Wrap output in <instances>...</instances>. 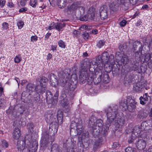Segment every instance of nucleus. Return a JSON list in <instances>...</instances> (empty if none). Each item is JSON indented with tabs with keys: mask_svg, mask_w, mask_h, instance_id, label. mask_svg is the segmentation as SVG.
Wrapping results in <instances>:
<instances>
[{
	"mask_svg": "<svg viewBox=\"0 0 152 152\" xmlns=\"http://www.w3.org/2000/svg\"><path fill=\"white\" fill-rule=\"evenodd\" d=\"M117 112L110 108L108 109V112L107 113V124L106 125V128L104 127L103 130L102 126L103 122L101 119L97 120L95 123L94 120L90 119L89 124L91 125V126L93 130V133L94 136H97L101 133L105 134L108 130L110 124H111L113 120L115 119L117 117Z\"/></svg>",
	"mask_w": 152,
	"mask_h": 152,
	"instance_id": "f257e3e1",
	"label": "nucleus"
},
{
	"mask_svg": "<svg viewBox=\"0 0 152 152\" xmlns=\"http://www.w3.org/2000/svg\"><path fill=\"white\" fill-rule=\"evenodd\" d=\"M108 11V8L105 5L103 6L100 8L98 13L94 8H91L88 11L86 15L81 18L80 20L86 21L89 19L97 21L99 20L100 17L101 20H104L107 18Z\"/></svg>",
	"mask_w": 152,
	"mask_h": 152,
	"instance_id": "f03ea898",
	"label": "nucleus"
},
{
	"mask_svg": "<svg viewBox=\"0 0 152 152\" xmlns=\"http://www.w3.org/2000/svg\"><path fill=\"white\" fill-rule=\"evenodd\" d=\"M120 104L121 108L124 110L127 109L132 110L134 109L135 106V104L134 100L129 97H128L126 99H122ZM129 110L131 111V110Z\"/></svg>",
	"mask_w": 152,
	"mask_h": 152,
	"instance_id": "7ed1b4c3",
	"label": "nucleus"
},
{
	"mask_svg": "<svg viewBox=\"0 0 152 152\" xmlns=\"http://www.w3.org/2000/svg\"><path fill=\"white\" fill-rule=\"evenodd\" d=\"M50 77L51 80L50 83L52 86L56 87L58 85L61 86H64L65 82L63 80L61 79L58 81H57L56 79V76L53 74L51 75Z\"/></svg>",
	"mask_w": 152,
	"mask_h": 152,
	"instance_id": "20e7f679",
	"label": "nucleus"
},
{
	"mask_svg": "<svg viewBox=\"0 0 152 152\" xmlns=\"http://www.w3.org/2000/svg\"><path fill=\"white\" fill-rule=\"evenodd\" d=\"M47 79L45 77H42L40 81V86H37L35 88L36 91L38 93H44L45 91V87Z\"/></svg>",
	"mask_w": 152,
	"mask_h": 152,
	"instance_id": "39448f33",
	"label": "nucleus"
},
{
	"mask_svg": "<svg viewBox=\"0 0 152 152\" xmlns=\"http://www.w3.org/2000/svg\"><path fill=\"white\" fill-rule=\"evenodd\" d=\"M141 129L139 126H135L132 132V137L130 140H129L128 142L129 143H132L136 137H139L141 132Z\"/></svg>",
	"mask_w": 152,
	"mask_h": 152,
	"instance_id": "423d86ee",
	"label": "nucleus"
},
{
	"mask_svg": "<svg viewBox=\"0 0 152 152\" xmlns=\"http://www.w3.org/2000/svg\"><path fill=\"white\" fill-rule=\"evenodd\" d=\"M124 120L123 116L120 117L118 118V120H115L114 126L115 129L117 130L118 128H121L123 126L124 123Z\"/></svg>",
	"mask_w": 152,
	"mask_h": 152,
	"instance_id": "0eeeda50",
	"label": "nucleus"
},
{
	"mask_svg": "<svg viewBox=\"0 0 152 152\" xmlns=\"http://www.w3.org/2000/svg\"><path fill=\"white\" fill-rule=\"evenodd\" d=\"M140 103L142 105L148 104L150 102L151 98L146 94L140 98Z\"/></svg>",
	"mask_w": 152,
	"mask_h": 152,
	"instance_id": "6e6552de",
	"label": "nucleus"
},
{
	"mask_svg": "<svg viewBox=\"0 0 152 152\" xmlns=\"http://www.w3.org/2000/svg\"><path fill=\"white\" fill-rule=\"evenodd\" d=\"M115 2H111L109 5V7L112 10H113V8L115 6H117L120 3L122 4L129 2V0H114Z\"/></svg>",
	"mask_w": 152,
	"mask_h": 152,
	"instance_id": "1a4fd4ad",
	"label": "nucleus"
},
{
	"mask_svg": "<svg viewBox=\"0 0 152 152\" xmlns=\"http://www.w3.org/2000/svg\"><path fill=\"white\" fill-rule=\"evenodd\" d=\"M136 145L138 149L142 151L146 147V142L142 139H139L137 142Z\"/></svg>",
	"mask_w": 152,
	"mask_h": 152,
	"instance_id": "9d476101",
	"label": "nucleus"
},
{
	"mask_svg": "<svg viewBox=\"0 0 152 152\" xmlns=\"http://www.w3.org/2000/svg\"><path fill=\"white\" fill-rule=\"evenodd\" d=\"M12 137L14 140H17V148L19 150V147L18 146V142L19 139V129L18 127L15 128L12 133Z\"/></svg>",
	"mask_w": 152,
	"mask_h": 152,
	"instance_id": "9b49d317",
	"label": "nucleus"
},
{
	"mask_svg": "<svg viewBox=\"0 0 152 152\" xmlns=\"http://www.w3.org/2000/svg\"><path fill=\"white\" fill-rule=\"evenodd\" d=\"M114 56L112 55H110L109 56V60L107 61V63L108 64H111V65L109 66L110 68V69L109 70H107L106 69H105V70L107 72H109L111 71L113 66V65L115 63L114 62Z\"/></svg>",
	"mask_w": 152,
	"mask_h": 152,
	"instance_id": "f8f14e48",
	"label": "nucleus"
},
{
	"mask_svg": "<svg viewBox=\"0 0 152 152\" xmlns=\"http://www.w3.org/2000/svg\"><path fill=\"white\" fill-rule=\"evenodd\" d=\"M65 26V23H56L55 29L58 31H62L63 30V28Z\"/></svg>",
	"mask_w": 152,
	"mask_h": 152,
	"instance_id": "ddd939ff",
	"label": "nucleus"
},
{
	"mask_svg": "<svg viewBox=\"0 0 152 152\" xmlns=\"http://www.w3.org/2000/svg\"><path fill=\"white\" fill-rule=\"evenodd\" d=\"M66 0H57L56 4L58 7L64 8L66 5Z\"/></svg>",
	"mask_w": 152,
	"mask_h": 152,
	"instance_id": "4468645a",
	"label": "nucleus"
},
{
	"mask_svg": "<svg viewBox=\"0 0 152 152\" xmlns=\"http://www.w3.org/2000/svg\"><path fill=\"white\" fill-rule=\"evenodd\" d=\"M63 120V114L62 112L58 111V112L57 121L58 124H61L62 123Z\"/></svg>",
	"mask_w": 152,
	"mask_h": 152,
	"instance_id": "2eb2a0df",
	"label": "nucleus"
},
{
	"mask_svg": "<svg viewBox=\"0 0 152 152\" xmlns=\"http://www.w3.org/2000/svg\"><path fill=\"white\" fill-rule=\"evenodd\" d=\"M79 4L78 2L74 3L69 7H68V9L70 11L74 10L78 7H80L78 6Z\"/></svg>",
	"mask_w": 152,
	"mask_h": 152,
	"instance_id": "dca6fc26",
	"label": "nucleus"
},
{
	"mask_svg": "<svg viewBox=\"0 0 152 152\" xmlns=\"http://www.w3.org/2000/svg\"><path fill=\"white\" fill-rule=\"evenodd\" d=\"M50 152H61V151L57 145L54 144L52 146Z\"/></svg>",
	"mask_w": 152,
	"mask_h": 152,
	"instance_id": "f3484780",
	"label": "nucleus"
},
{
	"mask_svg": "<svg viewBox=\"0 0 152 152\" xmlns=\"http://www.w3.org/2000/svg\"><path fill=\"white\" fill-rule=\"evenodd\" d=\"M52 124H53V123L50 124V126L49 130V131L52 135H54L56 133L57 129L56 128V126L54 125L53 126H51Z\"/></svg>",
	"mask_w": 152,
	"mask_h": 152,
	"instance_id": "a211bd4d",
	"label": "nucleus"
},
{
	"mask_svg": "<svg viewBox=\"0 0 152 152\" xmlns=\"http://www.w3.org/2000/svg\"><path fill=\"white\" fill-rule=\"evenodd\" d=\"M121 61L122 62L123 64H127L128 62L127 56L126 55H123L121 59Z\"/></svg>",
	"mask_w": 152,
	"mask_h": 152,
	"instance_id": "6ab92c4d",
	"label": "nucleus"
},
{
	"mask_svg": "<svg viewBox=\"0 0 152 152\" xmlns=\"http://www.w3.org/2000/svg\"><path fill=\"white\" fill-rule=\"evenodd\" d=\"M27 88L29 92H31L34 90V85L32 84H28L27 86Z\"/></svg>",
	"mask_w": 152,
	"mask_h": 152,
	"instance_id": "aec40b11",
	"label": "nucleus"
},
{
	"mask_svg": "<svg viewBox=\"0 0 152 152\" xmlns=\"http://www.w3.org/2000/svg\"><path fill=\"white\" fill-rule=\"evenodd\" d=\"M76 127L77 134H80L83 131L82 125L81 124H79V125H76Z\"/></svg>",
	"mask_w": 152,
	"mask_h": 152,
	"instance_id": "412c9836",
	"label": "nucleus"
},
{
	"mask_svg": "<svg viewBox=\"0 0 152 152\" xmlns=\"http://www.w3.org/2000/svg\"><path fill=\"white\" fill-rule=\"evenodd\" d=\"M56 23L53 22L51 23L50 25L46 27L45 28L46 30H51L54 28H56Z\"/></svg>",
	"mask_w": 152,
	"mask_h": 152,
	"instance_id": "4be33fe9",
	"label": "nucleus"
},
{
	"mask_svg": "<svg viewBox=\"0 0 152 152\" xmlns=\"http://www.w3.org/2000/svg\"><path fill=\"white\" fill-rule=\"evenodd\" d=\"M37 3V0H31L30 2V5L33 7H35Z\"/></svg>",
	"mask_w": 152,
	"mask_h": 152,
	"instance_id": "5701e85b",
	"label": "nucleus"
},
{
	"mask_svg": "<svg viewBox=\"0 0 152 152\" xmlns=\"http://www.w3.org/2000/svg\"><path fill=\"white\" fill-rule=\"evenodd\" d=\"M92 28V26H87L86 25L82 26L80 28L81 30H83V29H91Z\"/></svg>",
	"mask_w": 152,
	"mask_h": 152,
	"instance_id": "b1692460",
	"label": "nucleus"
},
{
	"mask_svg": "<svg viewBox=\"0 0 152 152\" xmlns=\"http://www.w3.org/2000/svg\"><path fill=\"white\" fill-rule=\"evenodd\" d=\"M2 146L3 148H7L8 146L7 142L5 140H1Z\"/></svg>",
	"mask_w": 152,
	"mask_h": 152,
	"instance_id": "393cba45",
	"label": "nucleus"
},
{
	"mask_svg": "<svg viewBox=\"0 0 152 152\" xmlns=\"http://www.w3.org/2000/svg\"><path fill=\"white\" fill-rule=\"evenodd\" d=\"M135 149L130 147H127L125 149L126 152H135Z\"/></svg>",
	"mask_w": 152,
	"mask_h": 152,
	"instance_id": "a878e982",
	"label": "nucleus"
},
{
	"mask_svg": "<svg viewBox=\"0 0 152 152\" xmlns=\"http://www.w3.org/2000/svg\"><path fill=\"white\" fill-rule=\"evenodd\" d=\"M58 45L59 47L62 48H65V46L64 42L62 40H60L58 42Z\"/></svg>",
	"mask_w": 152,
	"mask_h": 152,
	"instance_id": "bb28decb",
	"label": "nucleus"
},
{
	"mask_svg": "<svg viewBox=\"0 0 152 152\" xmlns=\"http://www.w3.org/2000/svg\"><path fill=\"white\" fill-rule=\"evenodd\" d=\"M104 42L103 41L101 40L98 42L97 45L98 47L101 48L104 45Z\"/></svg>",
	"mask_w": 152,
	"mask_h": 152,
	"instance_id": "cd10ccee",
	"label": "nucleus"
},
{
	"mask_svg": "<svg viewBox=\"0 0 152 152\" xmlns=\"http://www.w3.org/2000/svg\"><path fill=\"white\" fill-rule=\"evenodd\" d=\"M67 99L66 98H64L63 100L61 101L62 106L64 107H67L68 105V104H67Z\"/></svg>",
	"mask_w": 152,
	"mask_h": 152,
	"instance_id": "c85d7f7f",
	"label": "nucleus"
},
{
	"mask_svg": "<svg viewBox=\"0 0 152 152\" xmlns=\"http://www.w3.org/2000/svg\"><path fill=\"white\" fill-rule=\"evenodd\" d=\"M5 105L4 100L3 98H0V108L3 107Z\"/></svg>",
	"mask_w": 152,
	"mask_h": 152,
	"instance_id": "c756f323",
	"label": "nucleus"
},
{
	"mask_svg": "<svg viewBox=\"0 0 152 152\" xmlns=\"http://www.w3.org/2000/svg\"><path fill=\"white\" fill-rule=\"evenodd\" d=\"M37 40V37L36 36H32L31 37V42H34Z\"/></svg>",
	"mask_w": 152,
	"mask_h": 152,
	"instance_id": "7c9ffc66",
	"label": "nucleus"
},
{
	"mask_svg": "<svg viewBox=\"0 0 152 152\" xmlns=\"http://www.w3.org/2000/svg\"><path fill=\"white\" fill-rule=\"evenodd\" d=\"M150 58V55L149 53H147L145 57V60L146 61H148Z\"/></svg>",
	"mask_w": 152,
	"mask_h": 152,
	"instance_id": "2f4dec72",
	"label": "nucleus"
},
{
	"mask_svg": "<svg viewBox=\"0 0 152 152\" xmlns=\"http://www.w3.org/2000/svg\"><path fill=\"white\" fill-rule=\"evenodd\" d=\"M126 23L127 22L126 20H123L120 22V25L121 27H124L126 25Z\"/></svg>",
	"mask_w": 152,
	"mask_h": 152,
	"instance_id": "473e14b6",
	"label": "nucleus"
},
{
	"mask_svg": "<svg viewBox=\"0 0 152 152\" xmlns=\"http://www.w3.org/2000/svg\"><path fill=\"white\" fill-rule=\"evenodd\" d=\"M2 26L3 28L5 29H7L8 28V24L6 22H4L3 23Z\"/></svg>",
	"mask_w": 152,
	"mask_h": 152,
	"instance_id": "72a5a7b5",
	"label": "nucleus"
},
{
	"mask_svg": "<svg viewBox=\"0 0 152 152\" xmlns=\"http://www.w3.org/2000/svg\"><path fill=\"white\" fill-rule=\"evenodd\" d=\"M58 96V91H56L55 94L54 95V97L55 98V103L57 102V99Z\"/></svg>",
	"mask_w": 152,
	"mask_h": 152,
	"instance_id": "f704fd0d",
	"label": "nucleus"
},
{
	"mask_svg": "<svg viewBox=\"0 0 152 152\" xmlns=\"http://www.w3.org/2000/svg\"><path fill=\"white\" fill-rule=\"evenodd\" d=\"M50 4L52 6H54L56 4V1L57 0H49Z\"/></svg>",
	"mask_w": 152,
	"mask_h": 152,
	"instance_id": "c9c22d12",
	"label": "nucleus"
},
{
	"mask_svg": "<svg viewBox=\"0 0 152 152\" xmlns=\"http://www.w3.org/2000/svg\"><path fill=\"white\" fill-rule=\"evenodd\" d=\"M137 44H140V43L138 42H135L133 44V48L134 50H135L137 48V46L138 45Z\"/></svg>",
	"mask_w": 152,
	"mask_h": 152,
	"instance_id": "e433bc0d",
	"label": "nucleus"
},
{
	"mask_svg": "<svg viewBox=\"0 0 152 152\" xmlns=\"http://www.w3.org/2000/svg\"><path fill=\"white\" fill-rule=\"evenodd\" d=\"M5 0H0V7H3L5 4Z\"/></svg>",
	"mask_w": 152,
	"mask_h": 152,
	"instance_id": "4c0bfd02",
	"label": "nucleus"
},
{
	"mask_svg": "<svg viewBox=\"0 0 152 152\" xmlns=\"http://www.w3.org/2000/svg\"><path fill=\"white\" fill-rule=\"evenodd\" d=\"M27 1V0H21L20 2V5L23 6H25L26 4Z\"/></svg>",
	"mask_w": 152,
	"mask_h": 152,
	"instance_id": "58836bf2",
	"label": "nucleus"
},
{
	"mask_svg": "<svg viewBox=\"0 0 152 152\" xmlns=\"http://www.w3.org/2000/svg\"><path fill=\"white\" fill-rule=\"evenodd\" d=\"M36 151V147H32V148H30L29 149V152H35Z\"/></svg>",
	"mask_w": 152,
	"mask_h": 152,
	"instance_id": "ea45409f",
	"label": "nucleus"
},
{
	"mask_svg": "<svg viewBox=\"0 0 152 152\" xmlns=\"http://www.w3.org/2000/svg\"><path fill=\"white\" fill-rule=\"evenodd\" d=\"M33 124H29V125L28 126V129H29V130L31 131V132L32 130V129L33 128Z\"/></svg>",
	"mask_w": 152,
	"mask_h": 152,
	"instance_id": "a19ab883",
	"label": "nucleus"
},
{
	"mask_svg": "<svg viewBox=\"0 0 152 152\" xmlns=\"http://www.w3.org/2000/svg\"><path fill=\"white\" fill-rule=\"evenodd\" d=\"M83 37L84 39H87L88 37V34L87 33H84L83 34Z\"/></svg>",
	"mask_w": 152,
	"mask_h": 152,
	"instance_id": "79ce46f5",
	"label": "nucleus"
},
{
	"mask_svg": "<svg viewBox=\"0 0 152 152\" xmlns=\"http://www.w3.org/2000/svg\"><path fill=\"white\" fill-rule=\"evenodd\" d=\"M108 55V54L107 52H105L103 53L102 54V59H104V57H105V56L106 58H107V56Z\"/></svg>",
	"mask_w": 152,
	"mask_h": 152,
	"instance_id": "37998d69",
	"label": "nucleus"
},
{
	"mask_svg": "<svg viewBox=\"0 0 152 152\" xmlns=\"http://www.w3.org/2000/svg\"><path fill=\"white\" fill-rule=\"evenodd\" d=\"M27 10V8L26 7H23L20 9V12H24Z\"/></svg>",
	"mask_w": 152,
	"mask_h": 152,
	"instance_id": "c03bdc74",
	"label": "nucleus"
},
{
	"mask_svg": "<svg viewBox=\"0 0 152 152\" xmlns=\"http://www.w3.org/2000/svg\"><path fill=\"white\" fill-rule=\"evenodd\" d=\"M4 89L2 87H0V96L4 94Z\"/></svg>",
	"mask_w": 152,
	"mask_h": 152,
	"instance_id": "a18cd8bd",
	"label": "nucleus"
},
{
	"mask_svg": "<svg viewBox=\"0 0 152 152\" xmlns=\"http://www.w3.org/2000/svg\"><path fill=\"white\" fill-rule=\"evenodd\" d=\"M15 62L16 63H19V57L18 56H17L14 59Z\"/></svg>",
	"mask_w": 152,
	"mask_h": 152,
	"instance_id": "49530a36",
	"label": "nucleus"
},
{
	"mask_svg": "<svg viewBox=\"0 0 152 152\" xmlns=\"http://www.w3.org/2000/svg\"><path fill=\"white\" fill-rule=\"evenodd\" d=\"M129 2H130L133 5L135 4L136 3V0H129Z\"/></svg>",
	"mask_w": 152,
	"mask_h": 152,
	"instance_id": "de8ad7c7",
	"label": "nucleus"
},
{
	"mask_svg": "<svg viewBox=\"0 0 152 152\" xmlns=\"http://www.w3.org/2000/svg\"><path fill=\"white\" fill-rule=\"evenodd\" d=\"M51 49L53 51L56 50V45H52L51 46Z\"/></svg>",
	"mask_w": 152,
	"mask_h": 152,
	"instance_id": "09e8293b",
	"label": "nucleus"
},
{
	"mask_svg": "<svg viewBox=\"0 0 152 152\" xmlns=\"http://www.w3.org/2000/svg\"><path fill=\"white\" fill-rule=\"evenodd\" d=\"M51 35L50 33H47L45 37V39H47L48 38L49 36Z\"/></svg>",
	"mask_w": 152,
	"mask_h": 152,
	"instance_id": "8fccbe9b",
	"label": "nucleus"
},
{
	"mask_svg": "<svg viewBox=\"0 0 152 152\" xmlns=\"http://www.w3.org/2000/svg\"><path fill=\"white\" fill-rule=\"evenodd\" d=\"M24 23L23 22L20 21V29L23 26Z\"/></svg>",
	"mask_w": 152,
	"mask_h": 152,
	"instance_id": "3c124183",
	"label": "nucleus"
},
{
	"mask_svg": "<svg viewBox=\"0 0 152 152\" xmlns=\"http://www.w3.org/2000/svg\"><path fill=\"white\" fill-rule=\"evenodd\" d=\"M52 54L50 53H49L47 56V60H50V59L52 58Z\"/></svg>",
	"mask_w": 152,
	"mask_h": 152,
	"instance_id": "603ef678",
	"label": "nucleus"
},
{
	"mask_svg": "<svg viewBox=\"0 0 152 152\" xmlns=\"http://www.w3.org/2000/svg\"><path fill=\"white\" fill-rule=\"evenodd\" d=\"M135 56L136 57H140L141 55V53L140 52H139L138 53L135 52Z\"/></svg>",
	"mask_w": 152,
	"mask_h": 152,
	"instance_id": "864d4df0",
	"label": "nucleus"
},
{
	"mask_svg": "<svg viewBox=\"0 0 152 152\" xmlns=\"http://www.w3.org/2000/svg\"><path fill=\"white\" fill-rule=\"evenodd\" d=\"M119 144L118 142H115L113 143V146L114 147L116 148L119 146Z\"/></svg>",
	"mask_w": 152,
	"mask_h": 152,
	"instance_id": "5fc2aeb1",
	"label": "nucleus"
},
{
	"mask_svg": "<svg viewBox=\"0 0 152 152\" xmlns=\"http://www.w3.org/2000/svg\"><path fill=\"white\" fill-rule=\"evenodd\" d=\"M142 23L140 21H138L136 23V26H139Z\"/></svg>",
	"mask_w": 152,
	"mask_h": 152,
	"instance_id": "6e6d98bb",
	"label": "nucleus"
},
{
	"mask_svg": "<svg viewBox=\"0 0 152 152\" xmlns=\"http://www.w3.org/2000/svg\"><path fill=\"white\" fill-rule=\"evenodd\" d=\"M139 14V12H136L133 15L132 18H134L137 16Z\"/></svg>",
	"mask_w": 152,
	"mask_h": 152,
	"instance_id": "4d7b16f0",
	"label": "nucleus"
},
{
	"mask_svg": "<svg viewBox=\"0 0 152 152\" xmlns=\"http://www.w3.org/2000/svg\"><path fill=\"white\" fill-rule=\"evenodd\" d=\"M8 6L10 7H13V4L12 3L9 2Z\"/></svg>",
	"mask_w": 152,
	"mask_h": 152,
	"instance_id": "13d9d810",
	"label": "nucleus"
},
{
	"mask_svg": "<svg viewBox=\"0 0 152 152\" xmlns=\"http://www.w3.org/2000/svg\"><path fill=\"white\" fill-rule=\"evenodd\" d=\"M98 32V31L96 29H94L92 31V33L94 34H97Z\"/></svg>",
	"mask_w": 152,
	"mask_h": 152,
	"instance_id": "bf43d9fd",
	"label": "nucleus"
},
{
	"mask_svg": "<svg viewBox=\"0 0 152 152\" xmlns=\"http://www.w3.org/2000/svg\"><path fill=\"white\" fill-rule=\"evenodd\" d=\"M148 5L145 4L144 5H143L142 7V9H146L148 8Z\"/></svg>",
	"mask_w": 152,
	"mask_h": 152,
	"instance_id": "052dcab7",
	"label": "nucleus"
},
{
	"mask_svg": "<svg viewBox=\"0 0 152 152\" xmlns=\"http://www.w3.org/2000/svg\"><path fill=\"white\" fill-rule=\"evenodd\" d=\"M78 32V31L76 30H74L73 32V34L75 35V36L77 34Z\"/></svg>",
	"mask_w": 152,
	"mask_h": 152,
	"instance_id": "680f3d73",
	"label": "nucleus"
},
{
	"mask_svg": "<svg viewBox=\"0 0 152 152\" xmlns=\"http://www.w3.org/2000/svg\"><path fill=\"white\" fill-rule=\"evenodd\" d=\"M74 125H76V124L75 123V122H73V123H72L71 124V129H72L73 128V127H72Z\"/></svg>",
	"mask_w": 152,
	"mask_h": 152,
	"instance_id": "e2e57ef3",
	"label": "nucleus"
},
{
	"mask_svg": "<svg viewBox=\"0 0 152 152\" xmlns=\"http://www.w3.org/2000/svg\"><path fill=\"white\" fill-rule=\"evenodd\" d=\"M26 80H23L22 81V82H21V84L22 85H23L24 83H26Z\"/></svg>",
	"mask_w": 152,
	"mask_h": 152,
	"instance_id": "0e129e2a",
	"label": "nucleus"
},
{
	"mask_svg": "<svg viewBox=\"0 0 152 152\" xmlns=\"http://www.w3.org/2000/svg\"><path fill=\"white\" fill-rule=\"evenodd\" d=\"M88 55V54L86 53H83V56L84 57L87 56Z\"/></svg>",
	"mask_w": 152,
	"mask_h": 152,
	"instance_id": "69168bd1",
	"label": "nucleus"
},
{
	"mask_svg": "<svg viewBox=\"0 0 152 152\" xmlns=\"http://www.w3.org/2000/svg\"><path fill=\"white\" fill-rule=\"evenodd\" d=\"M150 116H152V108L151 109V111L150 112Z\"/></svg>",
	"mask_w": 152,
	"mask_h": 152,
	"instance_id": "338daca9",
	"label": "nucleus"
},
{
	"mask_svg": "<svg viewBox=\"0 0 152 152\" xmlns=\"http://www.w3.org/2000/svg\"><path fill=\"white\" fill-rule=\"evenodd\" d=\"M42 9L45 8L46 7V6H42L41 7H40Z\"/></svg>",
	"mask_w": 152,
	"mask_h": 152,
	"instance_id": "774afa93",
	"label": "nucleus"
}]
</instances>
